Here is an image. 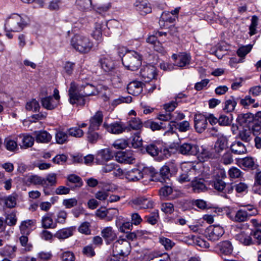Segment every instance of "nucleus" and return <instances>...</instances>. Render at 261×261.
<instances>
[{"mask_svg":"<svg viewBox=\"0 0 261 261\" xmlns=\"http://www.w3.org/2000/svg\"><path fill=\"white\" fill-rule=\"evenodd\" d=\"M132 146L135 148H138L142 147L143 145V140L140 136L139 132L136 133L132 136Z\"/></svg>","mask_w":261,"mask_h":261,"instance_id":"obj_51","label":"nucleus"},{"mask_svg":"<svg viewBox=\"0 0 261 261\" xmlns=\"http://www.w3.org/2000/svg\"><path fill=\"white\" fill-rule=\"evenodd\" d=\"M4 143L6 149L10 151L15 152L19 149L17 138L15 140L10 136L8 137L5 139Z\"/></svg>","mask_w":261,"mask_h":261,"instance_id":"obj_32","label":"nucleus"},{"mask_svg":"<svg viewBox=\"0 0 261 261\" xmlns=\"http://www.w3.org/2000/svg\"><path fill=\"white\" fill-rule=\"evenodd\" d=\"M29 23V18L25 15L13 14L6 20L5 28L8 32H20Z\"/></svg>","mask_w":261,"mask_h":261,"instance_id":"obj_2","label":"nucleus"},{"mask_svg":"<svg viewBox=\"0 0 261 261\" xmlns=\"http://www.w3.org/2000/svg\"><path fill=\"white\" fill-rule=\"evenodd\" d=\"M17 196L12 194L5 197L2 199L5 205L8 208L14 207L16 205Z\"/></svg>","mask_w":261,"mask_h":261,"instance_id":"obj_44","label":"nucleus"},{"mask_svg":"<svg viewBox=\"0 0 261 261\" xmlns=\"http://www.w3.org/2000/svg\"><path fill=\"white\" fill-rule=\"evenodd\" d=\"M69 135L76 138L82 137L84 135V132L77 127H73L68 130Z\"/></svg>","mask_w":261,"mask_h":261,"instance_id":"obj_57","label":"nucleus"},{"mask_svg":"<svg viewBox=\"0 0 261 261\" xmlns=\"http://www.w3.org/2000/svg\"><path fill=\"white\" fill-rule=\"evenodd\" d=\"M105 190L106 191L100 190L97 191L95 194V198L100 201H105L109 197L107 191H110V189L107 188V186H105Z\"/></svg>","mask_w":261,"mask_h":261,"instance_id":"obj_56","label":"nucleus"},{"mask_svg":"<svg viewBox=\"0 0 261 261\" xmlns=\"http://www.w3.org/2000/svg\"><path fill=\"white\" fill-rule=\"evenodd\" d=\"M144 125L145 127L150 128L153 131L166 128V126L163 125V122L158 123L152 121H147L145 122Z\"/></svg>","mask_w":261,"mask_h":261,"instance_id":"obj_54","label":"nucleus"},{"mask_svg":"<svg viewBox=\"0 0 261 261\" xmlns=\"http://www.w3.org/2000/svg\"><path fill=\"white\" fill-rule=\"evenodd\" d=\"M227 138L226 137L221 136L215 142L214 149L220 156V153L227 148Z\"/></svg>","mask_w":261,"mask_h":261,"instance_id":"obj_27","label":"nucleus"},{"mask_svg":"<svg viewBox=\"0 0 261 261\" xmlns=\"http://www.w3.org/2000/svg\"><path fill=\"white\" fill-rule=\"evenodd\" d=\"M38 261H48L51 259L53 255L51 252L41 251L37 255Z\"/></svg>","mask_w":261,"mask_h":261,"instance_id":"obj_63","label":"nucleus"},{"mask_svg":"<svg viewBox=\"0 0 261 261\" xmlns=\"http://www.w3.org/2000/svg\"><path fill=\"white\" fill-rule=\"evenodd\" d=\"M224 233L223 228L219 225L210 226L205 231L206 238L213 242L219 240Z\"/></svg>","mask_w":261,"mask_h":261,"instance_id":"obj_7","label":"nucleus"},{"mask_svg":"<svg viewBox=\"0 0 261 261\" xmlns=\"http://www.w3.org/2000/svg\"><path fill=\"white\" fill-rule=\"evenodd\" d=\"M60 257L62 261H74L75 260L74 254L69 251H66L63 252L61 254Z\"/></svg>","mask_w":261,"mask_h":261,"instance_id":"obj_64","label":"nucleus"},{"mask_svg":"<svg viewBox=\"0 0 261 261\" xmlns=\"http://www.w3.org/2000/svg\"><path fill=\"white\" fill-rule=\"evenodd\" d=\"M140 74L145 82H149L156 76V68L152 65H146L141 68Z\"/></svg>","mask_w":261,"mask_h":261,"instance_id":"obj_11","label":"nucleus"},{"mask_svg":"<svg viewBox=\"0 0 261 261\" xmlns=\"http://www.w3.org/2000/svg\"><path fill=\"white\" fill-rule=\"evenodd\" d=\"M90 88H92V87L91 85H87L85 87L84 93L81 94L79 93L77 85L74 82H72L70 84L68 91L69 102L72 105L76 104L81 106L84 105V97L94 94V92H89L87 91Z\"/></svg>","mask_w":261,"mask_h":261,"instance_id":"obj_3","label":"nucleus"},{"mask_svg":"<svg viewBox=\"0 0 261 261\" xmlns=\"http://www.w3.org/2000/svg\"><path fill=\"white\" fill-rule=\"evenodd\" d=\"M175 127L181 133L187 132L191 129L190 123L187 120L177 123Z\"/></svg>","mask_w":261,"mask_h":261,"instance_id":"obj_55","label":"nucleus"},{"mask_svg":"<svg viewBox=\"0 0 261 261\" xmlns=\"http://www.w3.org/2000/svg\"><path fill=\"white\" fill-rule=\"evenodd\" d=\"M159 146H160L159 143L152 142L146 145L145 147L146 150L149 154L153 156L159 155L160 152L163 153L166 158L170 156V153L168 150L164 149L162 151Z\"/></svg>","mask_w":261,"mask_h":261,"instance_id":"obj_10","label":"nucleus"},{"mask_svg":"<svg viewBox=\"0 0 261 261\" xmlns=\"http://www.w3.org/2000/svg\"><path fill=\"white\" fill-rule=\"evenodd\" d=\"M105 24L102 22H97L95 24L94 30L92 33V37L98 41L102 40V30Z\"/></svg>","mask_w":261,"mask_h":261,"instance_id":"obj_39","label":"nucleus"},{"mask_svg":"<svg viewBox=\"0 0 261 261\" xmlns=\"http://www.w3.org/2000/svg\"><path fill=\"white\" fill-rule=\"evenodd\" d=\"M95 130H90L89 129L87 133L88 140L91 143H95L100 138L99 134L94 132Z\"/></svg>","mask_w":261,"mask_h":261,"instance_id":"obj_61","label":"nucleus"},{"mask_svg":"<svg viewBox=\"0 0 261 261\" xmlns=\"http://www.w3.org/2000/svg\"><path fill=\"white\" fill-rule=\"evenodd\" d=\"M127 129L129 130H140L143 127V123L141 120L138 117H132L127 122Z\"/></svg>","mask_w":261,"mask_h":261,"instance_id":"obj_34","label":"nucleus"},{"mask_svg":"<svg viewBox=\"0 0 261 261\" xmlns=\"http://www.w3.org/2000/svg\"><path fill=\"white\" fill-rule=\"evenodd\" d=\"M122 62L123 65L128 69L135 71L141 65V57L135 51L128 53L122 58Z\"/></svg>","mask_w":261,"mask_h":261,"instance_id":"obj_6","label":"nucleus"},{"mask_svg":"<svg viewBox=\"0 0 261 261\" xmlns=\"http://www.w3.org/2000/svg\"><path fill=\"white\" fill-rule=\"evenodd\" d=\"M226 183L223 181L222 179H217L213 182L212 186L214 188L218 191H223L224 190L226 191L228 190V192H231L233 190L232 187L226 188Z\"/></svg>","mask_w":261,"mask_h":261,"instance_id":"obj_40","label":"nucleus"},{"mask_svg":"<svg viewBox=\"0 0 261 261\" xmlns=\"http://www.w3.org/2000/svg\"><path fill=\"white\" fill-rule=\"evenodd\" d=\"M237 103L235 98L231 96L230 98L225 100L223 109L226 112H231L234 110Z\"/></svg>","mask_w":261,"mask_h":261,"instance_id":"obj_46","label":"nucleus"},{"mask_svg":"<svg viewBox=\"0 0 261 261\" xmlns=\"http://www.w3.org/2000/svg\"><path fill=\"white\" fill-rule=\"evenodd\" d=\"M251 236V233L249 234L242 231L236 236V239L243 245L248 246L253 244Z\"/></svg>","mask_w":261,"mask_h":261,"instance_id":"obj_37","label":"nucleus"},{"mask_svg":"<svg viewBox=\"0 0 261 261\" xmlns=\"http://www.w3.org/2000/svg\"><path fill=\"white\" fill-rule=\"evenodd\" d=\"M192 187L195 193L203 192L206 190V187L202 179H197L192 181Z\"/></svg>","mask_w":261,"mask_h":261,"instance_id":"obj_36","label":"nucleus"},{"mask_svg":"<svg viewBox=\"0 0 261 261\" xmlns=\"http://www.w3.org/2000/svg\"><path fill=\"white\" fill-rule=\"evenodd\" d=\"M239 163L242 167L247 168H252L254 165V159L250 156H247L239 160Z\"/></svg>","mask_w":261,"mask_h":261,"instance_id":"obj_47","label":"nucleus"},{"mask_svg":"<svg viewBox=\"0 0 261 261\" xmlns=\"http://www.w3.org/2000/svg\"><path fill=\"white\" fill-rule=\"evenodd\" d=\"M34 134L36 141L38 143H47L52 138L51 135L45 130L35 132Z\"/></svg>","mask_w":261,"mask_h":261,"instance_id":"obj_29","label":"nucleus"},{"mask_svg":"<svg viewBox=\"0 0 261 261\" xmlns=\"http://www.w3.org/2000/svg\"><path fill=\"white\" fill-rule=\"evenodd\" d=\"M40 105L38 101L35 99H32L28 101L25 105V108L28 111L37 112L40 109Z\"/></svg>","mask_w":261,"mask_h":261,"instance_id":"obj_52","label":"nucleus"},{"mask_svg":"<svg viewBox=\"0 0 261 261\" xmlns=\"http://www.w3.org/2000/svg\"><path fill=\"white\" fill-rule=\"evenodd\" d=\"M146 42L152 45V47L155 51L162 54L165 52L164 47L161 42L158 40L156 36L154 34L149 35L146 38Z\"/></svg>","mask_w":261,"mask_h":261,"instance_id":"obj_23","label":"nucleus"},{"mask_svg":"<svg viewBox=\"0 0 261 261\" xmlns=\"http://www.w3.org/2000/svg\"><path fill=\"white\" fill-rule=\"evenodd\" d=\"M239 138L245 142H249L251 139V130L248 127H244L243 129L239 132Z\"/></svg>","mask_w":261,"mask_h":261,"instance_id":"obj_41","label":"nucleus"},{"mask_svg":"<svg viewBox=\"0 0 261 261\" xmlns=\"http://www.w3.org/2000/svg\"><path fill=\"white\" fill-rule=\"evenodd\" d=\"M103 127L110 133L113 134H120L127 129V126L120 121H116L110 124L104 123Z\"/></svg>","mask_w":261,"mask_h":261,"instance_id":"obj_9","label":"nucleus"},{"mask_svg":"<svg viewBox=\"0 0 261 261\" xmlns=\"http://www.w3.org/2000/svg\"><path fill=\"white\" fill-rule=\"evenodd\" d=\"M159 218V216L158 211H155L149 215L146 216L144 217V219L148 223L151 225H154L157 223Z\"/></svg>","mask_w":261,"mask_h":261,"instance_id":"obj_53","label":"nucleus"},{"mask_svg":"<svg viewBox=\"0 0 261 261\" xmlns=\"http://www.w3.org/2000/svg\"><path fill=\"white\" fill-rule=\"evenodd\" d=\"M179 103H180V101L172 100L171 101L164 104V109L167 112L170 113V112L173 111L177 107Z\"/></svg>","mask_w":261,"mask_h":261,"instance_id":"obj_60","label":"nucleus"},{"mask_svg":"<svg viewBox=\"0 0 261 261\" xmlns=\"http://www.w3.org/2000/svg\"><path fill=\"white\" fill-rule=\"evenodd\" d=\"M252 45L248 44L241 46L237 50V54L240 57H244L252 49Z\"/></svg>","mask_w":261,"mask_h":261,"instance_id":"obj_58","label":"nucleus"},{"mask_svg":"<svg viewBox=\"0 0 261 261\" xmlns=\"http://www.w3.org/2000/svg\"><path fill=\"white\" fill-rule=\"evenodd\" d=\"M128 145V141L125 139H120L116 140L113 143V146L117 149H124Z\"/></svg>","mask_w":261,"mask_h":261,"instance_id":"obj_62","label":"nucleus"},{"mask_svg":"<svg viewBox=\"0 0 261 261\" xmlns=\"http://www.w3.org/2000/svg\"><path fill=\"white\" fill-rule=\"evenodd\" d=\"M158 175V172L153 168H146L143 171L138 168H134L125 171L124 177L129 181L136 182L146 176L151 180H158L156 177Z\"/></svg>","mask_w":261,"mask_h":261,"instance_id":"obj_1","label":"nucleus"},{"mask_svg":"<svg viewBox=\"0 0 261 261\" xmlns=\"http://www.w3.org/2000/svg\"><path fill=\"white\" fill-rule=\"evenodd\" d=\"M179 7H177L171 11L164 12L162 13L161 18L164 21H168L169 22H173L175 19L174 18L171 17L170 16L171 14H172L173 16H176L179 13Z\"/></svg>","mask_w":261,"mask_h":261,"instance_id":"obj_43","label":"nucleus"},{"mask_svg":"<svg viewBox=\"0 0 261 261\" xmlns=\"http://www.w3.org/2000/svg\"><path fill=\"white\" fill-rule=\"evenodd\" d=\"M113 157V154L108 148L100 150L96 156V161L98 164H102L110 160Z\"/></svg>","mask_w":261,"mask_h":261,"instance_id":"obj_17","label":"nucleus"},{"mask_svg":"<svg viewBox=\"0 0 261 261\" xmlns=\"http://www.w3.org/2000/svg\"><path fill=\"white\" fill-rule=\"evenodd\" d=\"M75 4L83 11H89L92 8L91 0H76Z\"/></svg>","mask_w":261,"mask_h":261,"instance_id":"obj_45","label":"nucleus"},{"mask_svg":"<svg viewBox=\"0 0 261 261\" xmlns=\"http://www.w3.org/2000/svg\"><path fill=\"white\" fill-rule=\"evenodd\" d=\"M134 6L141 15H145L152 11L151 5L147 0H136Z\"/></svg>","mask_w":261,"mask_h":261,"instance_id":"obj_14","label":"nucleus"},{"mask_svg":"<svg viewBox=\"0 0 261 261\" xmlns=\"http://www.w3.org/2000/svg\"><path fill=\"white\" fill-rule=\"evenodd\" d=\"M191 57L189 54L182 53L178 54L177 61L176 62V65L179 67L183 68L190 63Z\"/></svg>","mask_w":261,"mask_h":261,"instance_id":"obj_31","label":"nucleus"},{"mask_svg":"<svg viewBox=\"0 0 261 261\" xmlns=\"http://www.w3.org/2000/svg\"><path fill=\"white\" fill-rule=\"evenodd\" d=\"M101 234L107 244L114 241L117 238L114 230L110 226L104 228L101 230Z\"/></svg>","mask_w":261,"mask_h":261,"instance_id":"obj_25","label":"nucleus"},{"mask_svg":"<svg viewBox=\"0 0 261 261\" xmlns=\"http://www.w3.org/2000/svg\"><path fill=\"white\" fill-rule=\"evenodd\" d=\"M57 174L54 173L48 174L45 178H44L45 181V185L44 188H47L49 186H55L57 182Z\"/></svg>","mask_w":261,"mask_h":261,"instance_id":"obj_48","label":"nucleus"},{"mask_svg":"<svg viewBox=\"0 0 261 261\" xmlns=\"http://www.w3.org/2000/svg\"><path fill=\"white\" fill-rule=\"evenodd\" d=\"M207 126V118L201 114H196L194 117V127L198 133H203Z\"/></svg>","mask_w":261,"mask_h":261,"instance_id":"obj_13","label":"nucleus"},{"mask_svg":"<svg viewBox=\"0 0 261 261\" xmlns=\"http://www.w3.org/2000/svg\"><path fill=\"white\" fill-rule=\"evenodd\" d=\"M232 153L235 154H243L247 152L246 146L239 141H234L230 147Z\"/></svg>","mask_w":261,"mask_h":261,"instance_id":"obj_26","label":"nucleus"},{"mask_svg":"<svg viewBox=\"0 0 261 261\" xmlns=\"http://www.w3.org/2000/svg\"><path fill=\"white\" fill-rule=\"evenodd\" d=\"M28 181L34 185H41L43 187L45 185L44 178L37 175L30 176L28 178Z\"/></svg>","mask_w":261,"mask_h":261,"instance_id":"obj_49","label":"nucleus"},{"mask_svg":"<svg viewBox=\"0 0 261 261\" xmlns=\"http://www.w3.org/2000/svg\"><path fill=\"white\" fill-rule=\"evenodd\" d=\"M35 226V221L32 220H28L21 222L20 230L21 234L28 235L33 230Z\"/></svg>","mask_w":261,"mask_h":261,"instance_id":"obj_30","label":"nucleus"},{"mask_svg":"<svg viewBox=\"0 0 261 261\" xmlns=\"http://www.w3.org/2000/svg\"><path fill=\"white\" fill-rule=\"evenodd\" d=\"M248 127L250 129L251 133L254 136H257L261 134L260 123L255 120H253Z\"/></svg>","mask_w":261,"mask_h":261,"instance_id":"obj_50","label":"nucleus"},{"mask_svg":"<svg viewBox=\"0 0 261 261\" xmlns=\"http://www.w3.org/2000/svg\"><path fill=\"white\" fill-rule=\"evenodd\" d=\"M132 203L140 209L150 208L153 207V202L149 199L143 197L133 199Z\"/></svg>","mask_w":261,"mask_h":261,"instance_id":"obj_15","label":"nucleus"},{"mask_svg":"<svg viewBox=\"0 0 261 261\" xmlns=\"http://www.w3.org/2000/svg\"><path fill=\"white\" fill-rule=\"evenodd\" d=\"M253 117L250 114H240L238 115L237 121L244 127H248L253 121Z\"/></svg>","mask_w":261,"mask_h":261,"instance_id":"obj_28","label":"nucleus"},{"mask_svg":"<svg viewBox=\"0 0 261 261\" xmlns=\"http://www.w3.org/2000/svg\"><path fill=\"white\" fill-rule=\"evenodd\" d=\"M103 121V114L101 111H97L89 120V129L97 130Z\"/></svg>","mask_w":261,"mask_h":261,"instance_id":"obj_16","label":"nucleus"},{"mask_svg":"<svg viewBox=\"0 0 261 261\" xmlns=\"http://www.w3.org/2000/svg\"><path fill=\"white\" fill-rule=\"evenodd\" d=\"M75 228L73 227H65L58 230L55 234L54 237L59 240H65L73 234Z\"/></svg>","mask_w":261,"mask_h":261,"instance_id":"obj_20","label":"nucleus"},{"mask_svg":"<svg viewBox=\"0 0 261 261\" xmlns=\"http://www.w3.org/2000/svg\"><path fill=\"white\" fill-rule=\"evenodd\" d=\"M143 85L142 82L137 81L130 82L127 87L128 93L133 95H138L142 92Z\"/></svg>","mask_w":261,"mask_h":261,"instance_id":"obj_19","label":"nucleus"},{"mask_svg":"<svg viewBox=\"0 0 261 261\" xmlns=\"http://www.w3.org/2000/svg\"><path fill=\"white\" fill-rule=\"evenodd\" d=\"M17 247L15 246L7 245L1 251V254L3 256H7L12 258L15 256V253Z\"/></svg>","mask_w":261,"mask_h":261,"instance_id":"obj_42","label":"nucleus"},{"mask_svg":"<svg viewBox=\"0 0 261 261\" xmlns=\"http://www.w3.org/2000/svg\"><path fill=\"white\" fill-rule=\"evenodd\" d=\"M100 68L106 72H109L114 69V63L110 57H103L98 61Z\"/></svg>","mask_w":261,"mask_h":261,"instance_id":"obj_22","label":"nucleus"},{"mask_svg":"<svg viewBox=\"0 0 261 261\" xmlns=\"http://www.w3.org/2000/svg\"><path fill=\"white\" fill-rule=\"evenodd\" d=\"M71 45L76 51L82 54L89 53L93 47L89 38L83 35L76 34L71 40Z\"/></svg>","mask_w":261,"mask_h":261,"instance_id":"obj_4","label":"nucleus"},{"mask_svg":"<svg viewBox=\"0 0 261 261\" xmlns=\"http://www.w3.org/2000/svg\"><path fill=\"white\" fill-rule=\"evenodd\" d=\"M228 216L233 221L242 222L248 220L251 216V214H248L245 210L240 209L234 215L228 214Z\"/></svg>","mask_w":261,"mask_h":261,"instance_id":"obj_18","label":"nucleus"},{"mask_svg":"<svg viewBox=\"0 0 261 261\" xmlns=\"http://www.w3.org/2000/svg\"><path fill=\"white\" fill-rule=\"evenodd\" d=\"M18 137L21 139L19 146L22 149H27L34 145V138L30 135L21 134L18 135Z\"/></svg>","mask_w":261,"mask_h":261,"instance_id":"obj_21","label":"nucleus"},{"mask_svg":"<svg viewBox=\"0 0 261 261\" xmlns=\"http://www.w3.org/2000/svg\"><path fill=\"white\" fill-rule=\"evenodd\" d=\"M200 156L204 161L208 159H218L220 157L218 153L215 151L214 148L211 150H208L206 149H203L201 152Z\"/></svg>","mask_w":261,"mask_h":261,"instance_id":"obj_38","label":"nucleus"},{"mask_svg":"<svg viewBox=\"0 0 261 261\" xmlns=\"http://www.w3.org/2000/svg\"><path fill=\"white\" fill-rule=\"evenodd\" d=\"M53 214L47 213L42 217L41 224L44 228H54L56 227V223L54 222Z\"/></svg>","mask_w":261,"mask_h":261,"instance_id":"obj_33","label":"nucleus"},{"mask_svg":"<svg viewBox=\"0 0 261 261\" xmlns=\"http://www.w3.org/2000/svg\"><path fill=\"white\" fill-rule=\"evenodd\" d=\"M40 102L43 108L47 110H53L56 108L59 105L57 101H55L51 96L41 98Z\"/></svg>","mask_w":261,"mask_h":261,"instance_id":"obj_24","label":"nucleus"},{"mask_svg":"<svg viewBox=\"0 0 261 261\" xmlns=\"http://www.w3.org/2000/svg\"><path fill=\"white\" fill-rule=\"evenodd\" d=\"M117 157L119 158L118 160L120 162L126 164H132L135 160L130 151L121 152L117 155Z\"/></svg>","mask_w":261,"mask_h":261,"instance_id":"obj_35","label":"nucleus"},{"mask_svg":"<svg viewBox=\"0 0 261 261\" xmlns=\"http://www.w3.org/2000/svg\"><path fill=\"white\" fill-rule=\"evenodd\" d=\"M177 151L185 155H196L199 152L198 146L192 143H184L177 147Z\"/></svg>","mask_w":261,"mask_h":261,"instance_id":"obj_8","label":"nucleus"},{"mask_svg":"<svg viewBox=\"0 0 261 261\" xmlns=\"http://www.w3.org/2000/svg\"><path fill=\"white\" fill-rule=\"evenodd\" d=\"M68 136L66 133L62 131L58 132L56 134V140L57 143L62 144L67 141Z\"/></svg>","mask_w":261,"mask_h":261,"instance_id":"obj_59","label":"nucleus"},{"mask_svg":"<svg viewBox=\"0 0 261 261\" xmlns=\"http://www.w3.org/2000/svg\"><path fill=\"white\" fill-rule=\"evenodd\" d=\"M131 250L129 242L125 239H120L113 245L112 254L114 257H118V261H123L121 257L127 256Z\"/></svg>","mask_w":261,"mask_h":261,"instance_id":"obj_5","label":"nucleus"},{"mask_svg":"<svg viewBox=\"0 0 261 261\" xmlns=\"http://www.w3.org/2000/svg\"><path fill=\"white\" fill-rule=\"evenodd\" d=\"M215 249L220 255H229L233 252V246L228 241H222L218 243Z\"/></svg>","mask_w":261,"mask_h":261,"instance_id":"obj_12","label":"nucleus"}]
</instances>
